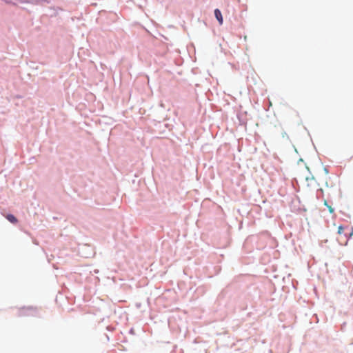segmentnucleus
<instances>
[{
  "label": "nucleus",
  "instance_id": "1",
  "mask_svg": "<svg viewBox=\"0 0 353 353\" xmlns=\"http://www.w3.org/2000/svg\"><path fill=\"white\" fill-rule=\"evenodd\" d=\"M339 237L337 241L341 245H346L349 238L353 235V228H349L348 227L344 228L342 225H339L338 228Z\"/></svg>",
  "mask_w": 353,
  "mask_h": 353
},
{
  "label": "nucleus",
  "instance_id": "2",
  "mask_svg": "<svg viewBox=\"0 0 353 353\" xmlns=\"http://www.w3.org/2000/svg\"><path fill=\"white\" fill-rule=\"evenodd\" d=\"M214 15L216 19L218 20L220 25L223 24V17L221 11L219 9H215L214 10Z\"/></svg>",
  "mask_w": 353,
  "mask_h": 353
},
{
  "label": "nucleus",
  "instance_id": "3",
  "mask_svg": "<svg viewBox=\"0 0 353 353\" xmlns=\"http://www.w3.org/2000/svg\"><path fill=\"white\" fill-rule=\"evenodd\" d=\"M6 218H7V219H8L10 222H11V223H16L17 222V218H16L14 215H12V214H8V215H7V216H6Z\"/></svg>",
  "mask_w": 353,
  "mask_h": 353
},
{
  "label": "nucleus",
  "instance_id": "4",
  "mask_svg": "<svg viewBox=\"0 0 353 353\" xmlns=\"http://www.w3.org/2000/svg\"><path fill=\"white\" fill-rule=\"evenodd\" d=\"M324 205H325V206H327V209H328L329 212H330L331 214L334 212V209L332 208V206H331V205H328V203H327V201H326V200H324Z\"/></svg>",
  "mask_w": 353,
  "mask_h": 353
}]
</instances>
